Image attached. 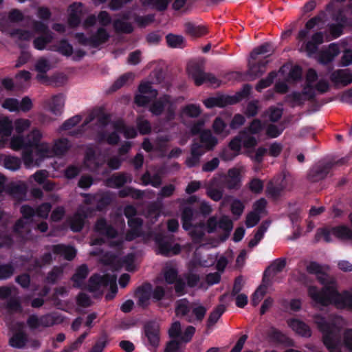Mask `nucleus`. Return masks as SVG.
I'll return each instance as SVG.
<instances>
[{
	"instance_id": "obj_1",
	"label": "nucleus",
	"mask_w": 352,
	"mask_h": 352,
	"mask_svg": "<svg viewBox=\"0 0 352 352\" xmlns=\"http://www.w3.org/2000/svg\"><path fill=\"white\" fill-rule=\"evenodd\" d=\"M307 271L315 274L318 281L324 285L322 290L314 286L308 288V294L316 304L322 306L333 304L339 308H352V292L344 291L339 293L336 279L324 272L320 265L311 262L307 266Z\"/></svg>"
},
{
	"instance_id": "obj_2",
	"label": "nucleus",
	"mask_w": 352,
	"mask_h": 352,
	"mask_svg": "<svg viewBox=\"0 0 352 352\" xmlns=\"http://www.w3.org/2000/svg\"><path fill=\"white\" fill-rule=\"evenodd\" d=\"M43 138L41 131L34 128L25 136L12 135L8 146L14 151L22 150L21 159L26 168L38 166L44 159L54 156L52 146L49 143L42 141Z\"/></svg>"
},
{
	"instance_id": "obj_3",
	"label": "nucleus",
	"mask_w": 352,
	"mask_h": 352,
	"mask_svg": "<svg viewBox=\"0 0 352 352\" xmlns=\"http://www.w3.org/2000/svg\"><path fill=\"white\" fill-rule=\"evenodd\" d=\"M341 318H335L331 322H327L324 318L316 316L315 322L322 333L323 343L330 352H340V324Z\"/></svg>"
},
{
	"instance_id": "obj_4",
	"label": "nucleus",
	"mask_w": 352,
	"mask_h": 352,
	"mask_svg": "<svg viewBox=\"0 0 352 352\" xmlns=\"http://www.w3.org/2000/svg\"><path fill=\"white\" fill-rule=\"evenodd\" d=\"M175 311L177 317L195 324L203 321L207 308L199 302H190L186 298H182L175 302Z\"/></svg>"
},
{
	"instance_id": "obj_5",
	"label": "nucleus",
	"mask_w": 352,
	"mask_h": 352,
	"mask_svg": "<svg viewBox=\"0 0 352 352\" xmlns=\"http://www.w3.org/2000/svg\"><path fill=\"white\" fill-rule=\"evenodd\" d=\"M108 286L110 287L112 294H107L106 298L111 300L118 292L116 275L105 274L100 276L94 274L89 278L86 287L90 292L95 293L96 295H101L104 289Z\"/></svg>"
},
{
	"instance_id": "obj_6",
	"label": "nucleus",
	"mask_w": 352,
	"mask_h": 352,
	"mask_svg": "<svg viewBox=\"0 0 352 352\" xmlns=\"http://www.w3.org/2000/svg\"><path fill=\"white\" fill-rule=\"evenodd\" d=\"M318 80V74L314 69H309L305 79V85L302 92H293L287 96V98L293 103V105H301L306 100H309L315 97L314 83Z\"/></svg>"
},
{
	"instance_id": "obj_7",
	"label": "nucleus",
	"mask_w": 352,
	"mask_h": 352,
	"mask_svg": "<svg viewBox=\"0 0 352 352\" xmlns=\"http://www.w3.org/2000/svg\"><path fill=\"white\" fill-rule=\"evenodd\" d=\"M205 60L200 59L197 61L190 62L188 64L187 71L192 78L197 86L205 82L212 85H219V80L211 73L204 72Z\"/></svg>"
},
{
	"instance_id": "obj_8",
	"label": "nucleus",
	"mask_w": 352,
	"mask_h": 352,
	"mask_svg": "<svg viewBox=\"0 0 352 352\" xmlns=\"http://www.w3.org/2000/svg\"><path fill=\"white\" fill-rule=\"evenodd\" d=\"M163 279L168 285H173L177 296L186 294L185 280L179 275L177 269L171 264L166 263L162 270Z\"/></svg>"
},
{
	"instance_id": "obj_9",
	"label": "nucleus",
	"mask_w": 352,
	"mask_h": 352,
	"mask_svg": "<svg viewBox=\"0 0 352 352\" xmlns=\"http://www.w3.org/2000/svg\"><path fill=\"white\" fill-rule=\"evenodd\" d=\"M110 117L109 115L102 114L98 117L97 120V126L98 129V139L99 141L106 140L109 144H116L120 140V137L118 131L113 129V131L108 133L110 129H112L111 124L109 126Z\"/></svg>"
},
{
	"instance_id": "obj_10",
	"label": "nucleus",
	"mask_w": 352,
	"mask_h": 352,
	"mask_svg": "<svg viewBox=\"0 0 352 352\" xmlns=\"http://www.w3.org/2000/svg\"><path fill=\"white\" fill-rule=\"evenodd\" d=\"M252 59L248 60V69L245 74L239 72L232 73L234 77L239 80H245V76H249L250 80H254L257 77H259L265 72V67L267 64V61H259L257 63H253Z\"/></svg>"
},
{
	"instance_id": "obj_11",
	"label": "nucleus",
	"mask_w": 352,
	"mask_h": 352,
	"mask_svg": "<svg viewBox=\"0 0 352 352\" xmlns=\"http://www.w3.org/2000/svg\"><path fill=\"white\" fill-rule=\"evenodd\" d=\"M294 184V179L285 175L279 184L274 185L272 182L269 183L266 188V193L268 196L276 199L281 195L283 190H291L293 188Z\"/></svg>"
},
{
	"instance_id": "obj_12",
	"label": "nucleus",
	"mask_w": 352,
	"mask_h": 352,
	"mask_svg": "<svg viewBox=\"0 0 352 352\" xmlns=\"http://www.w3.org/2000/svg\"><path fill=\"white\" fill-rule=\"evenodd\" d=\"M91 211L89 208L80 206L77 211L68 220L71 230L75 232L81 231L85 226V219L88 217V213L91 212Z\"/></svg>"
},
{
	"instance_id": "obj_13",
	"label": "nucleus",
	"mask_w": 352,
	"mask_h": 352,
	"mask_svg": "<svg viewBox=\"0 0 352 352\" xmlns=\"http://www.w3.org/2000/svg\"><path fill=\"white\" fill-rule=\"evenodd\" d=\"M241 168H232L228 170L226 175L223 176V183L224 186L228 190H238L241 186L242 180Z\"/></svg>"
},
{
	"instance_id": "obj_14",
	"label": "nucleus",
	"mask_w": 352,
	"mask_h": 352,
	"mask_svg": "<svg viewBox=\"0 0 352 352\" xmlns=\"http://www.w3.org/2000/svg\"><path fill=\"white\" fill-rule=\"evenodd\" d=\"M170 292H171V289H170ZM152 300L159 307H167L173 301V297L171 293L166 292V287L157 285L154 288L152 287Z\"/></svg>"
},
{
	"instance_id": "obj_15",
	"label": "nucleus",
	"mask_w": 352,
	"mask_h": 352,
	"mask_svg": "<svg viewBox=\"0 0 352 352\" xmlns=\"http://www.w3.org/2000/svg\"><path fill=\"white\" fill-rule=\"evenodd\" d=\"M158 244L159 252L165 256L175 255L180 252L181 247L179 244H173L171 239L166 237L156 238Z\"/></svg>"
},
{
	"instance_id": "obj_16",
	"label": "nucleus",
	"mask_w": 352,
	"mask_h": 352,
	"mask_svg": "<svg viewBox=\"0 0 352 352\" xmlns=\"http://www.w3.org/2000/svg\"><path fill=\"white\" fill-rule=\"evenodd\" d=\"M144 331L149 344L157 347L160 343V325L155 322H148L145 324Z\"/></svg>"
},
{
	"instance_id": "obj_17",
	"label": "nucleus",
	"mask_w": 352,
	"mask_h": 352,
	"mask_svg": "<svg viewBox=\"0 0 352 352\" xmlns=\"http://www.w3.org/2000/svg\"><path fill=\"white\" fill-rule=\"evenodd\" d=\"M104 162V160L100 155H96L92 150L87 152L84 160L85 167L89 170L94 173H98Z\"/></svg>"
},
{
	"instance_id": "obj_18",
	"label": "nucleus",
	"mask_w": 352,
	"mask_h": 352,
	"mask_svg": "<svg viewBox=\"0 0 352 352\" xmlns=\"http://www.w3.org/2000/svg\"><path fill=\"white\" fill-rule=\"evenodd\" d=\"M333 165L332 162H327L314 167L307 175L308 180L311 182H317L324 179Z\"/></svg>"
},
{
	"instance_id": "obj_19",
	"label": "nucleus",
	"mask_w": 352,
	"mask_h": 352,
	"mask_svg": "<svg viewBox=\"0 0 352 352\" xmlns=\"http://www.w3.org/2000/svg\"><path fill=\"white\" fill-rule=\"evenodd\" d=\"M94 230L99 235L107 239L116 238L118 234L117 230L111 224H109L104 218L97 220Z\"/></svg>"
},
{
	"instance_id": "obj_20",
	"label": "nucleus",
	"mask_w": 352,
	"mask_h": 352,
	"mask_svg": "<svg viewBox=\"0 0 352 352\" xmlns=\"http://www.w3.org/2000/svg\"><path fill=\"white\" fill-rule=\"evenodd\" d=\"M199 146V144L194 140L190 146V154L185 161L188 168L197 166L200 163V157L205 153Z\"/></svg>"
},
{
	"instance_id": "obj_21",
	"label": "nucleus",
	"mask_w": 352,
	"mask_h": 352,
	"mask_svg": "<svg viewBox=\"0 0 352 352\" xmlns=\"http://www.w3.org/2000/svg\"><path fill=\"white\" fill-rule=\"evenodd\" d=\"M135 295L138 298V304L142 307H146L152 299V285L150 283H144L139 287Z\"/></svg>"
},
{
	"instance_id": "obj_22",
	"label": "nucleus",
	"mask_w": 352,
	"mask_h": 352,
	"mask_svg": "<svg viewBox=\"0 0 352 352\" xmlns=\"http://www.w3.org/2000/svg\"><path fill=\"white\" fill-rule=\"evenodd\" d=\"M132 177L130 174L126 173H119L112 175L106 180V185L110 188H120L126 183H130Z\"/></svg>"
},
{
	"instance_id": "obj_23",
	"label": "nucleus",
	"mask_w": 352,
	"mask_h": 352,
	"mask_svg": "<svg viewBox=\"0 0 352 352\" xmlns=\"http://www.w3.org/2000/svg\"><path fill=\"white\" fill-rule=\"evenodd\" d=\"M340 53L339 46L336 43H331L328 49L320 52L318 61L323 65L331 62Z\"/></svg>"
},
{
	"instance_id": "obj_24",
	"label": "nucleus",
	"mask_w": 352,
	"mask_h": 352,
	"mask_svg": "<svg viewBox=\"0 0 352 352\" xmlns=\"http://www.w3.org/2000/svg\"><path fill=\"white\" fill-rule=\"evenodd\" d=\"M49 249L54 254L60 255L68 261L73 260L76 255V250L73 247L63 244L54 245Z\"/></svg>"
},
{
	"instance_id": "obj_25",
	"label": "nucleus",
	"mask_w": 352,
	"mask_h": 352,
	"mask_svg": "<svg viewBox=\"0 0 352 352\" xmlns=\"http://www.w3.org/2000/svg\"><path fill=\"white\" fill-rule=\"evenodd\" d=\"M130 230L126 234V240L132 241L139 236L142 233V220L139 217H135L128 220Z\"/></svg>"
},
{
	"instance_id": "obj_26",
	"label": "nucleus",
	"mask_w": 352,
	"mask_h": 352,
	"mask_svg": "<svg viewBox=\"0 0 352 352\" xmlns=\"http://www.w3.org/2000/svg\"><path fill=\"white\" fill-rule=\"evenodd\" d=\"M197 142L202 148L201 150L206 153L213 149L217 144V140L212 135L210 131H204L200 134L199 142Z\"/></svg>"
},
{
	"instance_id": "obj_27",
	"label": "nucleus",
	"mask_w": 352,
	"mask_h": 352,
	"mask_svg": "<svg viewBox=\"0 0 352 352\" xmlns=\"http://www.w3.org/2000/svg\"><path fill=\"white\" fill-rule=\"evenodd\" d=\"M8 193L16 200H25L27 195V186L24 183H14L10 185Z\"/></svg>"
},
{
	"instance_id": "obj_28",
	"label": "nucleus",
	"mask_w": 352,
	"mask_h": 352,
	"mask_svg": "<svg viewBox=\"0 0 352 352\" xmlns=\"http://www.w3.org/2000/svg\"><path fill=\"white\" fill-rule=\"evenodd\" d=\"M285 265V258H278L275 260L265 271L263 278V283H265L266 281L270 283V277L281 272Z\"/></svg>"
},
{
	"instance_id": "obj_29",
	"label": "nucleus",
	"mask_w": 352,
	"mask_h": 352,
	"mask_svg": "<svg viewBox=\"0 0 352 352\" xmlns=\"http://www.w3.org/2000/svg\"><path fill=\"white\" fill-rule=\"evenodd\" d=\"M81 3H74L69 7V14L68 18V23L71 27L78 26L82 16Z\"/></svg>"
},
{
	"instance_id": "obj_30",
	"label": "nucleus",
	"mask_w": 352,
	"mask_h": 352,
	"mask_svg": "<svg viewBox=\"0 0 352 352\" xmlns=\"http://www.w3.org/2000/svg\"><path fill=\"white\" fill-rule=\"evenodd\" d=\"M331 79L336 85L346 86L352 82V74L345 69L337 70L331 74Z\"/></svg>"
},
{
	"instance_id": "obj_31",
	"label": "nucleus",
	"mask_w": 352,
	"mask_h": 352,
	"mask_svg": "<svg viewBox=\"0 0 352 352\" xmlns=\"http://www.w3.org/2000/svg\"><path fill=\"white\" fill-rule=\"evenodd\" d=\"M112 129L123 133L126 138H133L137 135L135 129L132 126H127L122 120H118L111 124Z\"/></svg>"
},
{
	"instance_id": "obj_32",
	"label": "nucleus",
	"mask_w": 352,
	"mask_h": 352,
	"mask_svg": "<svg viewBox=\"0 0 352 352\" xmlns=\"http://www.w3.org/2000/svg\"><path fill=\"white\" fill-rule=\"evenodd\" d=\"M13 230L14 234L21 239H27L31 231L29 221L19 219L14 224Z\"/></svg>"
},
{
	"instance_id": "obj_33",
	"label": "nucleus",
	"mask_w": 352,
	"mask_h": 352,
	"mask_svg": "<svg viewBox=\"0 0 352 352\" xmlns=\"http://www.w3.org/2000/svg\"><path fill=\"white\" fill-rule=\"evenodd\" d=\"M89 274V269L87 265L82 264L76 269L75 273L72 277L74 287H81L84 280Z\"/></svg>"
},
{
	"instance_id": "obj_34",
	"label": "nucleus",
	"mask_w": 352,
	"mask_h": 352,
	"mask_svg": "<svg viewBox=\"0 0 352 352\" xmlns=\"http://www.w3.org/2000/svg\"><path fill=\"white\" fill-rule=\"evenodd\" d=\"M289 326L298 334L304 337H310L311 336V331L309 327L297 319H293L288 322Z\"/></svg>"
},
{
	"instance_id": "obj_35",
	"label": "nucleus",
	"mask_w": 352,
	"mask_h": 352,
	"mask_svg": "<svg viewBox=\"0 0 352 352\" xmlns=\"http://www.w3.org/2000/svg\"><path fill=\"white\" fill-rule=\"evenodd\" d=\"M27 342L28 334L25 331L19 330L10 338L9 344L13 348L23 349L25 346Z\"/></svg>"
},
{
	"instance_id": "obj_36",
	"label": "nucleus",
	"mask_w": 352,
	"mask_h": 352,
	"mask_svg": "<svg viewBox=\"0 0 352 352\" xmlns=\"http://www.w3.org/2000/svg\"><path fill=\"white\" fill-rule=\"evenodd\" d=\"M64 97L61 94L54 96L48 102L49 110L54 115L59 116L64 107Z\"/></svg>"
},
{
	"instance_id": "obj_37",
	"label": "nucleus",
	"mask_w": 352,
	"mask_h": 352,
	"mask_svg": "<svg viewBox=\"0 0 352 352\" xmlns=\"http://www.w3.org/2000/svg\"><path fill=\"white\" fill-rule=\"evenodd\" d=\"M189 235L190 236L194 243H200L205 235V224L204 222L192 225L188 230Z\"/></svg>"
},
{
	"instance_id": "obj_38",
	"label": "nucleus",
	"mask_w": 352,
	"mask_h": 352,
	"mask_svg": "<svg viewBox=\"0 0 352 352\" xmlns=\"http://www.w3.org/2000/svg\"><path fill=\"white\" fill-rule=\"evenodd\" d=\"M168 95H164L155 100L150 107L149 111L155 116H160L164 111L166 105L169 103Z\"/></svg>"
},
{
	"instance_id": "obj_39",
	"label": "nucleus",
	"mask_w": 352,
	"mask_h": 352,
	"mask_svg": "<svg viewBox=\"0 0 352 352\" xmlns=\"http://www.w3.org/2000/svg\"><path fill=\"white\" fill-rule=\"evenodd\" d=\"M233 102L232 99L224 96L209 98L204 102V104L208 108L214 107H223Z\"/></svg>"
},
{
	"instance_id": "obj_40",
	"label": "nucleus",
	"mask_w": 352,
	"mask_h": 352,
	"mask_svg": "<svg viewBox=\"0 0 352 352\" xmlns=\"http://www.w3.org/2000/svg\"><path fill=\"white\" fill-rule=\"evenodd\" d=\"M185 32L192 37H201L207 33V28L204 25H196L188 22L184 25Z\"/></svg>"
},
{
	"instance_id": "obj_41",
	"label": "nucleus",
	"mask_w": 352,
	"mask_h": 352,
	"mask_svg": "<svg viewBox=\"0 0 352 352\" xmlns=\"http://www.w3.org/2000/svg\"><path fill=\"white\" fill-rule=\"evenodd\" d=\"M109 38V34L103 28H100L97 32L91 36V47H96L106 43Z\"/></svg>"
},
{
	"instance_id": "obj_42",
	"label": "nucleus",
	"mask_w": 352,
	"mask_h": 352,
	"mask_svg": "<svg viewBox=\"0 0 352 352\" xmlns=\"http://www.w3.org/2000/svg\"><path fill=\"white\" fill-rule=\"evenodd\" d=\"M226 311V306L224 305H219L217 306L209 314L207 320V327H211L214 325L221 315Z\"/></svg>"
},
{
	"instance_id": "obj_43",
	"label": "nucleus",
	"mask_w": 352,
	"mask_h": 352,
	"mask_svg": "<svg viewBox=\"0 0 352 352\" xmlns=\"http://www.w3.org/2000/svg\"><path fill=\"white\" fill-rule=\"evenodd\" d=\"M270 222L265 221H263L261 225L258 227L256 232L255 233L254 238L252 239L248 243V247L252 248L254 246H256L258 242L261 240L263 238L264 233L267 231Z\"/></svg>"
},
{
	"instance_id": "obj_44",
	"label": "nucleus",
	"mask_w": 352,
	"mask_h": 352,
	"mask_svg": "<svg viewBox=\"0 0 352 352\" xmlns=\"http://www.w3.org/2000/svg\"><path fill=\"white\" fill-rule=\"evenodd\" d=\"M331 233L335 236L342 240L352 239V230L346 226H340L333 228Z\"/></svg>"
},
{
	"instance_id": "obj_45",
	"label": "nucleus",
	"mask_w": 352,
	"mask_h": 352,
	"mask_svg": "<svg viewBox=\"0 0 352 352\" xmlns=\"http://www.w3.org/2000/svg\"><path fill=\"white\" fill-rule=\"evenodd\" d=\"M52 40L53 33L47 32V34L36 38L33 41V45L36 50H43L48 43L52 42Z\"/></svg>"
},
{
	"instance_id": "obj_46",
	"label": "nucleus",
	"mask_w": 352,
	"mask_h": 352,
	"mask_svg": "<svg viewBox=\"0 0 352 352\" xmlns=\"http://www.w3.org/2000/svg\"><path fill=\"white\" fill-rule=\"evenodd\" d=\"M194 214L193 209L190 206L184 207L182 211V227L185 230L191 228V221Z\"/></svg>"
},
{
	"instance_id": "obj_47",
	"label": "nucleus",
	"mask_w": 352,
	"mask_h": 352,
	"mask_svg": "<svg viewBox=\"0 0 352 352\" xmlns=\"http://www.w3.org/2000/svg\"><path fill=\"white\" fill-rule=\"evenodd\" d=\"M113 28L116 32L124 34H130L133 30L132 24L124 19L115 20L113 22Z\"/></svg>"
},
{
	"instance_id": "obj_48",
	"label": "nucleus",
	"mask_w": 352,
	"mask_h": 352,
	"mask_svg": "<svg viewBox=\"0 0 352 352\" xmlns=\"http://www.w3.org/2000/svg\"><path fill=\"white\" fill-rule=\"evenodd\" d=\"M269 282L263 283L256 289L252 298V304L253 306H257L267 293V289Z\"/></svg>"
},
{
	"instance_id": "obj_49",
	"label": "nucleus",
	"mask_w": 352,
	"mask_h": 352,
	"mask_svg": "<svg viewBox=\"0 0 352 352\" xmlns=\"http://www.w3.org/2000/svg\"><path fill=\"white\" fill-rule=\"evenodd\" d=\"M201 113V109L199 106L190 104L186 105L184 107L181 111L182 117H187V118H197Z\"/></svg>"
},
{
	"instance_id": "obj_50",
	"label": "nucleus",
	"mask_w": 352,
	"mask_h": 352,
	"mask_svg": "<svg viewBox=\"0 0 352 352\" xmlns=\"http://www.w3.org/2000/svg\"><path fill=\"white\" fill-rule=\"evenodd\" d=\"M63 275V268L62 267L55 266L48 272L45 281L49 284H55L59 280Z\"/></svg>"
},
{
	"instance_id": "obj_51",
	"label": "nucleus",
	"mask_w": 352,
	"mask_h": 352,
	"mask_svg": "<svg viewBox=\"0 0 352 352\" xmlns=\"http://www.w3.org/2000/svg\"><path fill=\"white\" fill-rule=\"evenodd\" d=\"M10 36L17 41H30L32 38V33L28 30L15 29L10 32Z\"/></svg>"
},
{
	"instance_id": "obj_52",
	"label": "nucleus",
	"mask_w": 352,
	"mask_h": 352,
	"mask_svg": "<svg viewBox=\"0 0 352 352\" xmlns=\"http://www.w3.org/2000/svg\"><path fill=\"white\" fill-rule=\"evenodd\" d=\"M32 124V122L28 119L19 118L14 121V128L16 133V135H23V133L28 131Z\"/></svg>"
},
{
	"instance_id": "obj_53",
	"label": "nucleus",
	"mask_w": 352,
	"mask_h": 352,
	"mask_svg": "<svg viewBox=\"0 0 352 352\" xmlns=\"http://www.w3.org/2000/svg\"><path fill=\"white\" fill-rule=\"evenodd\" d=\"M4 166L10 170H17L21 167V159L18 157L8 155L3 158Z\"/></svg>"
},
{
	"instance_id": "obj_54",
	"label": "nucleus",
	"mask_w": 352,
	"mask_h": 352,
	"mask_svg": "<svg viewBox=\"0 0 352 352\" xmlns=\"http://www.w3.org/2000/svg\"><path fill=\"white\" fill-rule=\"evenodd\" d=\"M54 50L60 54L70 56L73 54V47L65 39L61 40L56 45L54 46Z\"/></svg>"
},
{
	"instance_id": "obj_55",
	"label": "nucleus",
	"mask_w": 352,
	"mask_h": 352,
	"mask_svg": "<svg viewBox=\"0 0 352 352\" xmlns=\"http://www.w3.org/2000/svg\"><path fill=\"white\" fill-rule=\"evenodd\" d=\"M13 129L12 121L8 118H0V136L9 137L10 136Z\"/></svg>"
},
{
	"instance_id": "obj_56",
	"label": "nucleus",
	"mask_w": 352,
	"mask_h": 352,
	"mask_svg": "<svg viewBox=\"0 0 352 352\" xmlns=\"http://www.w3.org/2000/svg\"><path fill=\"white\" fill-rule=\"evenodd\" d=\"M166 38L168 45L170 47L182 48L184 46V38L181 35L168 34Z\"/></svg>"
},
{
	"instance_id": "obj_57",
	"label": "nucleus",
	"mask_w": 352,
	"mask_h": 352,
	"mask_svg": "<svg viewBox=\"0 0 352 352\" xmlns=\"http://www.w3.org/2000/svg\"><path fill=\"white\" fill-rule=\"evenodd\" d=\"M276 76L277 73L275 71L270 72L266 78L258 81L256 86V89L261 92L263 89L270 87L273 83Z\"/></svg>"
},
{
	"instance_id": "obj_58",
	"label": "nucleus",
	"mask_w": 352,
	"mask_h": 352,
	"mask_svg": "<svg viewBox=\"0 0 352 352\" xmlns=\"http://www.w3.org/2000/svg\"><path fill=\"white\" fill-rule=\"evenodd\" d=\"M267 336L272 341L279 343H286L288 340L285 334L274 327H271L268 330Z\"/></svg>"
},
{
	"instance_id": "obj_59",
	"label": "nucleus",
	"mask_w": 352,
	"mask_h": 352,
	"mask_svg": "<svg viewBox=\"0 0 352 352\" xmlns=\"http://www.w3.org/2000/svg\"><path fill=\"white\" fill-rule=\"evenodd\" d=\"M240 136L242 140V144L245 148H252L257 144L256 138L246 131L241 132Z\"/></svg>"
},
{
	"instance_id": "obj_60",
	"label": "nucleus",
	"mask_w": 352,
	"mask_h": 352,
	"mask_svg": "<svg viewBox=\"0 0 352 352\" xmlns=\"http://www.w3.org/2000/svg\"><path fill=\"white\" fill-rule=\"evenodd\" d=\"M164 120L166 121H170L175 118L176 105L175 102L169 98V103L165 107Z\"/></svg>"
},
{
	"instance_id": "obj_61",
	"label": "nucleus",
	"mask_w": 352,
	"mask_h": 352,
	"mask_svg": "<svg viewBox=\"0 0 352 352\" xmlns=\"http://www.w3.org/2000/svg\"><path fill=\"white\" fill-rule=\"evenodd\" d=\"M263 182L258 178H253L248 183L250 190L255 194H260L263 191Z\"/></svg>"
},
{
	"instance_id": "obj_62",
	"label": "nucleus",
	"mask_w": 352,
	"mask_h": 352,
	"mask_svg": "<svg viewBox=\"0 0 352 352\" xmlns=\"http://www.w3.org/2000/svg\"><path fill=\"white\" fill-rule=\"evenodd\" d=\"M3 109L10 112L19 111V101L16 98H6L1 104Z\"/></svg>"
},
{
	"instance_id": "obj_63",
	"label": "nucleus",
	"mask_w": 352,
	"mask_h": 352,
	"mask_svg": "<svg viewBox=\"0 0 352 352\" xmlns=\"http://www.w3.org/2000/svg\"><path fill=\"white\" fill-rule=\"evenodd\" d=\"M69 144L67 139H61L55 142L54 148H52L54 155H62L68 148Z\"/></svg>"
},
{
	"instance_id": "obj_64",
	"label": "nucleus",
	"mask_w": 352,
	"mask_h": 352,
	"mask_svg": "<svg viewBox=\"0 0 352 352\" xmlns=\"http://www.w3.org/2000/svg\"><path fill=\"white\" fill-rule=\"evenodd\" d=\"M50 68L51 65L50 61L43 57L38 58L35 64V69L38 73H46Z\"/></svg>"
}]
</instances>
